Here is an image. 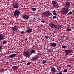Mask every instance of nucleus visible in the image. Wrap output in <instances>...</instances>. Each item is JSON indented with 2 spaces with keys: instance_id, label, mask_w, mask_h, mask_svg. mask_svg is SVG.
I'll return each mask as SVG.
<instances>
[{
  "instance_id": "1",
  "label": "nucleus",
  "mask_w": 74,
  "mask_h": 74,
  "mask_svg": "<svg viewBox=\"0 0 74 74\" xmlns=\"http://www.w3.org/2000/svg\"><path fill=\"white\" fill-rule=\"evenodd\" d=\"M24 56L25 58H29L30 57L31 54L29 53V52L25 51L24 52Z\"/></svg>"
},
{
  "instance_id": "2",
  "label": "nucleus",
  "mask_w": 74,
  "mask_h": 74,
  "mask_svg": "<svg viewBox=\"0 0 74 74\" xmlns=\"http://www.w3.org/2000/svg\"><path fill=\"white\" fill-rule=\"evenodd\" d=\"M69 11V9L67 8H63L62 12V14H67L68 13Z\"/></svg>"
},
{
  "instance_id": "3",
  "label": "nucleus",
  "mask_w": 74,
  "mask_h": 74,
  "mask_svg": "<svg viewBox=\"0 0 74 74\" xmlns=\"http://www.w3.org/2000/svg\"><path fill=\"white\" fill-rule=\"evenodd\" d=\"M20 14V12L16 10L14 11V16H17V17H18L19 16V14Z\"/></svg>"
},
{
  "instance_id": "4",
  "label": "nucleus",
  "mask_w": 74,
  "mask_h": 74,
  "mask_svg": "<svg viewBox=\"0 0 74 74\" xmlns=\"http://www.w3.org/2000/svg\"><path fill=\"white\" fill-rule=\"evenodd\" d=\"M65 53H66V56H67L69 53L73 52V51L71 49H69V50H66L64 51Z\"/></svg>"
},
{
  "instance_id": "5",
  "label": "nucleus",
  "mask_w": 74,
  "mask_h": 74,
  "mask_svg": "<svg viewBox=\"0 0 74 74\" xmlns=\"http://www.w3.org/2000/svg\"><path fill=\"white\" fill-rule=\"evenodd\" d=\"M52 4L54 8L56 7L58 5V3L55 1H52Z\"/></svg>"
},
{
  "instance_id": "6",
  "label": "nucleus",
  "mask_w": 74,
  "mask_h": 74,
  "mask_svg": "<svg viewBox=\"0 0 74 74\" xmlns=\"http://www.w3.org/2000/svg\"><path fill=\"white\" fill-rule=\"evenodd\" d=\"M49 26L51 28H53V29H55L56 27V25L50 23L49 24Z\"/></svg>"
},
{
  "instance_id": "7",
  "label": "nucleus",
  "mask_w": 74,
  "mask_h": 74,
  "mask_svg": "<svg viewBox=\"0 0 74 74\" xmlns=\"http://www.w3.org/2000/svg\"><path fill=\"white\" fill-rule=\"evenodd\" d=\"M5 39V38L4 37V34H1L0 35V41H2V40H3Z\"/></svg>"
},
{
  "instance_id": "8",
  "label": "nucleus",
  "mask_w": 74,
  "mask_h": 74,
  "mask_svg": "<svg viewBox=\"0 0 74 74\" xmlns=\"http://www.w3.org/2000/svg\"><path fill=\"white\" fill-rule=\"evenodd\" d=\"M44 15L46 16H50L51 14V12L47 11L44 13Z\"/></svg>"
},
{
  "instance_id": "9",
  "label": "nucleus",
  "mask_w": 74,
  "mask_h": 74,
  "mask_svg": "<svg viewBox=\"0 0 74 74\" xmlns=\"http://www.w3.org/2000/svg\"><path fill=\"white\" fill-rule=\"evenodd\" d=\"M23 18L24 19H28L29 18V16L27 15H24L23 16Z\"/></svg>"
},
{
  "instance_id": "10",
  "label": "nucleus",
  "mask_w": 74,
  "mask_h": 74,
  "mask_svg": "<svg viewBox=\"0 0 74 74\" xmlns=\"http://www.w3.org/2000/svg\"><path fill=\"white\" fill-rule=\"evenodd\" d=\"M38 56L36 55L35 56H34L32 60L34 61V62H35L36 60L37 59H38Z\"/></svg>"
},
{
  "instance_id": "11",
  "label": "nucleus",
  "mask_w": 74,
  "mask_h": 74,
  "mask_svg": "<svg viewBox=\"0 0 74 74\" xmlns=\"http://www.w3.org/2000/svg\"><path fill=\"white\" fill-rule=\"evenodd\" d=\"M19 5L17 3L14 4L13 5V7L14 8H19Z\"/></svg>"
},
{
  "instance_id": "12",
  "label": "nucleus",
  "mask_w": 74,
  "mask_h": 74,
  "mask_svg": "<svg viewBox=\"0 0 74 74\" xmlns=\"http://www.w3.org/2000/svg\"><path fill=\"white\" fill-rule=\"evenodd\" d=\"M12 29L14 32L18 31V29H17L16 26V25H15L12 28Z\"/></svg>"
},
{
  "instance_id": "13",
  "label": "nucleus",
  "mask_w": 74,
  "mask_h": 74,
  "mask_svg": "<svg viewBox=\"0 0 74 74\" xmlns=\"http://www.w3.org/2000/svg\"><path fill=\"white\" fill-rule=\"evenodd\" d=\"M50 44L51 47H55L56 46V43H51Z\"/></svg>"
},
{
  "instance_id": "14",
  "label": "nucleus",
  "mask_w": 74,
  "mask_h": 74,
  "mask_svg": "<svg viewBox=\"0 0 74 74\" xmlns=\"http://www.w3.org/2000/svg\"><path fill=\"white\" fill-rule=\"evenodd\" d=\"M32 30H33V29H32L29 28V29H27L26 31V33H31V32H32Z\"/></svg>"
},
{
  "instance_id": "15",
  "label": "nucleus",
  "mask_w": 74,
  "mask_h": 74,
  "mask_svg": "<svg viewBox=\"0 0 74 74\" xmlns=\"http://www.w3.org/2000/svg\"><path fill=\"white\" fill-rule=\"evenodd\" d=\"M16 56V54H13L9 56V57L10 58H14V57Z\"/></svg>"
},
{
  "instance_id": "16",
  "label": "nucleus",
  "mask_w": 74,
  "mask_h": 74,
  "mask_svg": "<svg viewBox=\"0 0 74 74\" xmlns=\"http://www.w3.org/2000/svg\"><path fill=\"white\" fill-rule=\"evenodd\" d=\"M51 71L52 73H56V69H55V68L54 67H53L51 69Z\"/></svg>"
},
{
  "instance_id": "17",
  "label": "nucleus",
  "mask_w": 74,
  "mask_h": 74,
  "mask_svg": "<svg viewBox=\"0 0 74 74\" xmlns=\"http://www.w3.org/2000/svg\"><path fill=\"white\" fill-rule=\"evenodd\" d=\"M70 5V3L69 2H67L66 3V7H68Z\"/></svg>"
},
{
  "instance_id": "18",
  "label": "nucleus",
  "mask_w": 74,
  "mask_h": 74,
  "mask_svg": "<svg viewBox=\"0 0 74 74\" xmlns=\"http://www.w3.org/2000/svg\"><path fill=\"white\" fill-rule=\"evenodd\" d=\"M56 29H61V28H62V26H61V25H59L58 26L56 25Z\"/></svg>"
},
{
  "instance_id": "19",
  "label": "nucleus",
  "mask_w": 74,
  "mask_h": 74,
  "mask_svg": "<svg viewBox=\"0 0 74 74\" xmlns=\"http://www.w3.org/2000/svg\"><path fill=\"white\" fill-rule=\"evenodd\" d=\"M12 69L14 70H17V69H18L17 66H13L12 67Z\"/></svg>"
},
{
  "instance_id": "20",
  "label": "nucleus",
  "mask_w": 74,
  "mask_h": 74,
  "mask_svg": "<svg viewBox=\"0 0 74 74\" xmlns=\"http://www.w3.org/2000/svg\"><path fill=\"white\" fill-rule=\"evenodd\" d=\"M36 53V50H33L30 51V53Z\"/></svg>"
},
{
  "instance_id": "21",
  "label": "nucleus",
  "mask_w": 74,
  "mask_h": 74,
  "mask_svg": "<svg viewBox=\"0 0 74 74\" xmlns=\"http://www.w3.org/2000/svg\"><path fill=\"white\" fill-rule=\"evenodd\" d=\"M67 48V46H66L64 45L62 46V48Z\"/></svg>"
},
{
  "instance_id": "22",
  "label": "nucleus",
  "mask_w": 74,
  "mask_h": 74,
  "mask_svg": "<svg viewBox=\"0 0 74 74\" xmlns=\"http://www.w3.org/2000/svg\"><path fill=\"white\" fill-rule=\"evenodd\" d=\"M47 62V61L46 60H44L42 61V63L43 64H45V63H46V62Z\"/></svg>"
},
{
  "instance_id": "23",
  "label": "nucleus",
  "mask_w": 74,
  "mask_h": 74,
  "mask_svg": "<svg viewBox=\"0 0 74 74\" xmlns=\"http://www.w3.org/2000/svg\"><path fill=\"white\" fill-rule=\"evenodd\" d=\"M66 30H67V31H68V32H70V31L71 30V29L70 28H67L66 29Z\"/></svg>"
},
{
  "instance_id": "24",
  "label": "nucleus",
  "mask_w": 74,
  "mask_h": 74,
  "mask_svg": "<svg viewBox=\"0 0 74 74\" xmlns=\"http://www.w3.org/2000/svg\"><path fill=\"white\" fill-rule=\"evenodd\" d=\"M72 14V11H70L69 12V13H68L67 15H70Z\"/></svg>"
},
{
  "instance_id": "25",
  "label": "nucleus",
  "mask_w": 74,
  "mask_h": 74,
  "mask_svg": "<svg viewBox=\"0 0 74 74\" xmlns=\"http://www.w3.org/2000/svg\"><path fill=\"white\" fill-rule=\"evenodd\" d=\"M32 10L34 11H36V8H32Z\"/></svg>"
},
{
  "instance_id": "26",
  "label": "nucleus",
  "mask_w": 74,
  "mask_h": 74,
  "mask_svg": "<svg viewBox=\"0 0 74 74\" xmlns=\"http://www.w3.org/2000/svg\"><path fill=\"white\" fill-rule=\"evenodd\" d=\"M57 69L58 70H60L61 69V67H58L57 68Z\"/></svg>"
},
{
  "instance_id": "27",
  "label": "nucleus",
  "mask_w": 74,
  "mask_h": 74,
  "mask_svg": "<svg viewBox=\"0 0 74 74\" xmlns=\"http://www.w3.org/2000/svg\"><path fill=\"white\" fill-rule=\"evenodd\" d=\"M6 42H7L6 41H3V44H6Z\"/></svg>"
},
{
  "instance_id": "28",
  "label": "nucleus",
  "mask_w": 74,
  "mask_h": 74,
  "mask_svg": "<svg viewBox=\"0 0 74 74\" xmlns=\"http://www.w3.org/2000/svg\"><path fill=\"white\" fill-rule=\"evenodd\" d=\"M64 72H65L66 73L67 72V69H65L64 70Z\"/></svg>"
},
{
  "instance_id": "29",
  "label": "nucleus",
  "mask_w": 74,
  "mask_h": 74,
  "mask_svg": "<svg viewBox=\"0 0 74 74\" xmlns=\"http://www.w3.org/2000/svg\"><path fill=\"white\" fill-rule=\"evenodd\" d=\"M41 22L42 23H45V21L44 20H42L41 21Z\"/></svg>"
},
{
  "instance_id": "30",
  "label": "nucleus",
  "mask_w": 74,
  "mask_h": 74,
  "mask_svg": "<svg viewBox=\"0 0 74 74\" xmlns=\"http://www.w3.org/2000/svg\"><path fill=\"white\" fill-rule=\"evenodd\" d=\"M21 33L22 34H23L24 33H25V32L22 31L21 32Z\"/></svg>"
},
{
  "instance_id": "31",
  "label": "nucleus",
  "mask_w": 74,
  "mask_h": 74,
  "mask_svg": "<svg viewBox=\"0 0 74 74\" xmlns=\"http://www.w3.org/2000/svg\"><path fill=\"white\" fill-rule=\"evenodd\" d=\"M45 38H46V39H48V38H49V37L46 36H45Z\"/></svg>"
},
{
  "instance_id": "32",
  "label": "nucleus",
  "mask_w": 74,
  "mask_h": 74,
  "mask_svg": "<svg viewBox=\"0 0 74 74\" xmlns=\"http://www.w3.org/2000/svg\"><path fill=\"white\" fill-rule=\"evenodd\" d=\"M56 18H57V17L56 16H53V19H55Z\"/></svg>"
},
{
  "instance_id": "33",
  "label": "nucleus",
  "mask_w": 74,
  "mask_h": 74,
  "mask_svg": "<svg viewBox=\"0 0 74 74\" xmlns=\"http://www.w3.org/2000/svg\"><path fill=\"white\" fill-rule=\"evenodd\" d=\"M53 14L54 15H57V14L56 13V12L55 13H53Z\"/></svg>"
},
{
  "instance_id": "34",
  "label": "nucleus",
  "mask_w": 74,
  "mask_h": 74,
  "mask_svg": "<svg viewBox=\"0 0 74 74\" xmlns=\"http://www.w3.org/2000/svg\"><path fill=\"white\" fill-rule=\"evenodd\" d=\"M57 74H62V72H59Z\"/></svg>"
},
{
  "instance_id": "35",
  "label": "nucleus",
  "mask_w": 74,
  "mask_h": 74,
  "mask_svg": "<svg viewBox=\"0 0 74 74\" xmlns=\"http://www.w3.org/2000/svg\"><path fill=\"white\" fill-rule=\"evenodd\" d=\"M67 67H71V65H67Z\"/></svg>"
},
{
  "instance_id": "36",
  "label": "nucleus",
  "mask_w": 74,
  "mask_h": 74,
  "mask_svg": "<svg viewBox=\"0 0 74 74\" xmlns=\"http://www.w3.org/2000/svg\"><path fill=\"white\" fill-rule=\"evenodd\" d=\"M30 64V62H28L27 63V65H29V64Z\"/></svg>"
},
{
  "instance_id": "37",
  "label": "nucleus",
  "mask_w": 74,
  "mask_h": 74,
  "mask_svg": "<svg viewBox=\"0 0 74 74\" xmlns=\"http://www.w3.org/2000/svg\"><path fill=\"white\" fill-rule=\"evenodd\" d=\"M53 13H55V12H56V11L55 10H53Z\"/></svg>"
},
{
  "instance_id": "38",
  "label": "nucleus",
  "mask_w": 74,
  "mask_h": 74,
  "mask_svg": "<svg viewBox=\"0 0 74 74\" xmlns=\"http://www.w3.org/2000/svg\"><path fill=\"white\" fill-rule=\"evenodd\" d=\"M2 48H3V47H2V46H1L0 45V49H2Z\"/></svg>"
},
{
  "instance_id": "39",
  "label": "nucleus",
  "mask_w": 74,
  "mask_h": 74,
  "mask_svg": "<svg viewBox=\"0 0 74 74\" xmlns=\"http://www.w3.org/2000/svg\"><path fill=\"white\" fill-rule=\"evenodd\" d=\"M27 38H26L25 40V41H27Z\"/></svg>"
},
{
  "instance_id": "40",
  "label": "nucleus",
  "mask_w": 74,
  "mask_h": 74,
  "mask_svg": "<svg viewBox=\"0 0 74 74\" xmlns=\"http://www.w3.org/2000/svg\"><path fill=\"white\" fill-rule=\"evenodd\" d=\"M44 39H43L42 40V42L43 41H44Z\"/></svg>"
},
{
  "instance_id": "41",
  "label": "nucleus",
  "mask_w": 74,
  "mask_h": 74,
  "mask_svg": "<svg viewBox=\"0 0 74 74\" xmlns=\"http://www.w3.org/2000/svg\"><path fill=\"white\" fill-rule=\"evenodd\" d=\"M6 63H7V64L9 63V62H6Z\"/></svg>"
},
{
  "instance_id": "42",
  "label": "nucleus",
  "mask_w": 74,
  "mask_h": 74,
  "mask_svg": "<svg viewBox=\"0 0 74 74\" xmlns=\"http://www.w3.org/2000/svg\"><path fill=\"white\" fill-rule=\"evenodd\" d=\"M49 52H51V51H50V50H49Z\"/></svg>"
},
{
  "instance_id": "43",
  "label": "nucleus",
  "mask_w": 74,
  "mask_h": 74,
  "mask_svg": "<svg viewBox=\"0 0 74 74\" xmlns=\"http://www.w3.org/2000/svg\"><path fill=\"white\" fill-rule=\"evenodd\" d=\"M2 73H3V70H2V71H1Z\"/></svg>"
},
{
  "instance_id": "44",
  "label": "nucleus",
  "mask_w": 74,
  "mask_h": 74,
  "mask_svg": "<svg viewBox=\"0 0 74 74\" xmlns=\"http://www.w3.org/2000/svg\"><path fill=\"white\" fill-rule=\"evenodd\" d=\"M8 1H10V0H7Z\"/></svg>"
},
{
  "instance_id": "45",
  "label": "nucleus",
  "mask_w": 74,
  "mask_h": 74,
  "mask_svg": "<svg viewBox=\"0 0 74 74\" xmlns=\"http://www.w3.org/2000/svg\"><path fill=\"white\" fill-rule=\"evenodd\" d=\"M39 30V31H40V30Z\"/></svg>"
},
{
  "instance_id": "46",
  "label": "nucleus",
  "mask_w": 74,
  "mask_h": 74,
  "mask_svg": "<svg viewBox=\"0 0 74 74\" xmlns=\"http://www.w3.org/2000/svg\"><path fill=\"white\" fill-rule=\"evenodd\" d=\"M65 41H66V39H65Z\"/></svg>"
}]
</instances>
